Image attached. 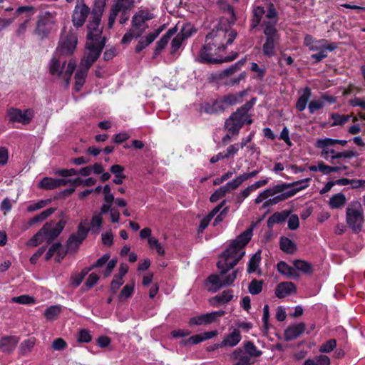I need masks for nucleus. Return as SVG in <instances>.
Instances as JSON below:
<instances>
[{
    "label": "nucleus",
    "mask_w": 365,
    "mask_h": 365,
    "mask_svg": "<svg viewBox=\"0 0 365 365\" xmlns=\"http://www.w3.org/2000/svg\"><path fill=\"white\" fill-rule=\"evenodd\" d=\"M346 199L344 194L337 193L329 199V205L333 209H339L346 204Z\"/></svg>",
    "instance_id": "34"
},
{
    "label": "nucleus",
    "mask_w": 365,
    "mask_h": 365,
    "mask_svg": "<svg viewBox=\"0 0 365 365\" xmlns=\"http://www.w3.org/2000/svg\"><path fill=\"white\" fill-rule=\"evenodd\" d=\"M311 89L308 87H306L303 90L302 94L299 96L296 103V108L299 111H303L306 108L307 103L311 98Z\"/></svg>",
    "instance_id": "30"
},
{
    "label": "nucleus",
    "mask_w": 365,
    "mask_h": 365,
    "mask_svg": "<svg viewBox=\"0 0 365 365\" xmlns=\"http://www.w3.org/2000/svg\"><path fill=\"white\" fill-rule=\"evenodd\" d=\"M91 339L92 336L89 330L83 329L79 331L78 340L80 342L88 343L91 341Z\"/></svg>",
    "instance_id": "59"
},
{
    "label": "nucleus",
    "mask_w": 365,
    "mask_h": 365,
    "mask_svg": "<svg viewBox=\"0 0 365 365\" xmlns=\"http://www.w3.org/2000/svg\"><path fill=\"white\" fill-rule=\"evenodd\" d=\"M36 343V339L34 337H30L26 340H24L20 345V349L22 354H25L27 352L30 351L31 349L34 347Z\"/></svg>",
    "instance_id": "49"
},
{
    "label": "nucleus",
    "mask_w": 365,
    "mask_h": 365,
    "mask_svg": "<svg viewBox=\"0 0 365 365\" xmlns=\"http://www.w3.org/2000/svg\"><path fill=\"white\" fill-rule=\"evenodd\" d=\"M246 95V91H241L237 93L229 94L224 96L220 101H216L213 103V108L211 110H207V112L212 113L225 109L224 104L226 105H235L240 103L243 96Z\"/></svg>",
    "instance_id": "15"
},
{
    "label": "nucleus",
    "mask_w": 365,
    "mask_h": 365,
    "mask_svg": "<svg viewBox=\"0 0 365 365\" xmlns=\"http://www.w3.org/2000/svg\"><path fill=\"white\" fill-rule=\"evenodd\" d=\"M224 311H217L196 316L190 318L189 321V325L192 327L195 325L208 324L215 322L217 317L224 315Z\"/></svg>",
    "instance_id": "19"
},
{
    "label": "nucleus",
    "mask_w": 365,
    "mask_h": 365,
    "mask_svg": "<svg viewBox=\"0 0 365 365\" xmlns=\"http://www.w3.org/2000/svg\"><path fill=\"white\" fill-rule=\"evenodd\" d=\"M289 185L278 184L272 187H269L268 189L264 190V191L260 192L258 195V196L255 198V203L259 204L267 197L274 196L277 194H279L280 192H283L285 190H287Z\"/></svg>",
    "instance_id": "21"
},
{
    "label": "nucleus",
    "mask_w": 365,
    "mask_h": 365,
    "mask_svg": "<svg viewBox=\"0 0 365 365\" xmlns=\"http://www.w3.org/2000/svg\"><path fill=\"white\" fill-rule=\"evenodd\" d=\"M66 182L63 179H54L47 178V189H53L65 185Z\"/></svg>",
    "instance_id": "60"
},
{
    "label": "nucleus",
    "mask_w": 365,
    "mask_h": 365,
    "mask_svg": "<svg viewBox=\"0 0 365 365\" xmlns=\"http://www.w3.org/2000/svg\"><path fill=\"white\" fill-rule=\"evenodd\" d=\"M233 298V291L230 289L225 290L221 294L212 297L210 302L215 305V302L220 304H226Z\"/></svg>",
    "instance_id": "32"
},
{
    "label": "nucleus",
    "mask_w": 365,
    "mask_h": 365,
    "mask_svg": "<svg viewBox=\"0 0 365 365\" xmlns=\"http://www.w3.org/2000/svg\"><path fill=\"white\" fill-rule=\"evenodd\" d=\"M123 284V280L121 277L115 276L110 284V290L115 294L120 287Z\"/></svg>",
    "instance_id": "62"
},
{
    "label": "nucleus",
    "mask_w": 365,
    "mask_h": 365,
    "mask_svg": "<svg viewBox=\"0 0 365 365\" xmlns=\"http://www.w3.org/2000/svg\"><path fill=\"white\" fill-rule=\"evenodd\" d=\"M277 270L281 274L287 276L289 278H294L297 277V272L294 267H290L284 262H279L277 264Z\"/></svg>",
    "instance_id": "35"
},
{
    "label": "nucleus",
    "mask_w": 365,
    "mask_h": 365,
    "mask_svg": "<svg viewBox=\"0 0 365 365\" xmlns=\"http://www.w3.org/2000/svg\"><path fill=\"white\" fill-rule=\"evenodd\" d=\"M237 33L231 28L217 27L206 36L205 44L199 52L198 60L202 63H222L234 60L237 53L223 56L228 45L232 43Z\"/></svg>",
    "instance_id": "1"
},
{
    "label": "nucleus",
    "mask_w": 365,
    "mask_h": 365,
    "mask_svg": "<svg viewBox=\"0 0 365 365\" xmlns=\"http://www.w3.org/2000/svg\"><path fill=\"white\" fill-rule=\"evenodd\" d=\"M325 103L322 99L312 101L309 104V110L310 113H314L316 110L322 108Z\"/></svg>",
    "instance_id": "58"
},
{
    "label": "nucleus",
    "mask_w": 365,
    "mask_h": 365,
    "mask_svg": "<svg viewBox=\"0 0 365 365\" xmlns=\"http://www.w3.org/2000/svg\"><path fill=\"white\" fill-rule=\"evenodd\" d=\"M280 248L288 254H293L296 251L295 244L287 237H282L280 240Z\"/></svg>",
    "instance_id": "40"
},
{
    "label": "nucleus",
    "mask_w": 365,
    "mask_h": 365,
    "mask_svg": "<svg viewBox=\"0 0 365 365\" xmlns=\"http://www.w3.org/2000/svg\"><path fill=\"white\" fill-rule=\"evenodd\" d=\"M54 255H56V260L57 262H60V260L63 259L66 255V251L62 247L61 244L59 242L53 244L52 246L49 248L48 251L47 252V259Z\"/></svg>",
    "instance_id": "29"
},
{
    "label": "nucleus",
    "mask_w": 365,
    "mask_h": 365,
    "mask_svg": "<svg viewBox=\"0 0 365 365\" xmlns=\"http://www.w3.org/2000/svg\"><path fill=\"white\" fill-rule=\"evenodd\" d=\"M305 329L306 324L303 322H299L297 324L289 325L284 330V339L288 341L297 339L304 332Z\"/></svg>",
    "instance_id": "20"
},
{
    "label": "nucleus",
    "mask_w": 365,
    "mask_h": 365,
    "mask_svg": "<svg viewBox=\"0 0 365 365\" xmlns=\"http://www.w3.org/2000/svg\"><path fill=\"white\" fill-rule=\"evenodd\" d=\"M346 222L355 233H359L364 222V209L359 201L351 202L346 209Z\"/></svg>",
    "instance_id": "6"
},
{
    "label": "nucleus",
    "mask_w": 365,
    "mask_h": 365,
    "mask_svg": "<svg viewBox=\"0 0 365 365\" xmlns=\"http://www.w3.org/2000/svg\"><path fill=\"white\" fill-rule=\"evenodd\" d=\"M36 37L39 40H43L46 37V16L39 15L36 22V26L34 31Z\"/></svg>",
    "instance_id": "28"
},
{
    "label": "nucleus",
    "mask_w": 365,
    "mask_h": 365,
    "mask_svg": "<svg viewBox=\"0 0 365 365\" xmlns=\"http://www.w3.org/2000/svg\"><path fill=\"white\" fill-rule=\"evenodd\" d=\"M105 44L104 40H100L96 42L87 41L86 46V51L80 64L87 66L88 68H90L92 64L99 57Z\"/></svg>",
    "instance_id": "9"
},
{
    "label": "nucleus",
    "mask_w": 365,
    "mask_h": 365,
    "mask_svg": "<svg viewBox=\"0 0 365 365\" xmlns=\"http://www.w3.org/2000/svg\"><path fill=\"white\" fill-rule=\"evenodd\" d=\"M244 63H245V61L240 60V61H237V63H235L234 65L231 66L230 67L225 69L220 75L221 78H223L225 76H229L233 74L237 71H238Z\"/></svg>",
    "instance_id": "46"
},
{
    "label": "nucleus",
    "mask_w": 365,
    "mask_h": 365,
    "mask_svg": "<svg viewBox=\"0 0 365 365\" xmlns=\"http://www.w3.org/2000/svg\"><path fill=\"white\" fill-rule=\"evenodd\" d=\"M299 220L298 216L297 215H291L288 220V227L292 230H294L299 227Z\"/></svg>",
    "instance_id": "64"
},
{
    "label": "nucleus",
    "mask_w": 365,
    "mask_h": 365,
    "mask_svg": "<svg viewBox=\"0 0 365 365\" xmlns=\"http://www.w3.org/2000/svg\"><path fill=\"white\" fill-rule=\"evenodd\" d=\"M90 9L85 4H76L72 15V22L74 26H82L89 14Z\"/></svg>",
    "instance_id": "18"
},
{
    "label": "nucleus",
    "mask_w": 365,
    "mask_h": 365,
    "mask_svg": "<svg viewBox=\"0 0 365 365\" xmlns=\"http://www.w3.org/2000/svg\"><path fill=\"white\" fill-rule=\"evenodd\" d=\"M163 30V27L155 29L153 32L148 34L144 38H142L135 46V51L140 53L142 50L151 44L155 39Z\"/></svg>",
    "instance_id": "25"
},
{
    "label": "nucleus",
    "mask_w": 365,
    "mask_h": 365,
    "mask_svg": "<svg viewBox=\"0 0 365 365\" xmlns=\"http://www.w3.org/2000/svg\"><path fill=\"white\" fill-rule=\"evenodd\" d=\"M66 58L54 54L50 62L49 72L53 76L59 77L61 76L68 85L76 68V63L74 60L71 59L66 66Z\"/></svg>",
    "instance_id": "5"
},
{
    "label": "nucleus",
    "mask_w": 365,
    "mask_h": 365,
    "mask_svg": "<svg viewBox=\"0 0 365 365\" xmlns=\"http://www.w3.org/2000/svg\"><path fill=\"white\" fill-rule=\"evenodd\" d=\"M253 191L251 186L249 185L245 189L242 190L240 193L236 195V203L240 205L242 201L247 198Z\"/></svg>",
    "instance_id": "54"
},
{
    "label": "nucleus",
    "mask_w": 365,
    "mask_h": 365,
    "mask_svg": "<svg viewBox=\"0 0 365 365\" xmlns=\"http://www.w3.org/2000/svg\"><path fill=\"white\" fill-rule=\"evenodd\" d=\"M135 0H115L110 12L108 17V26L109 29L112 28L119 11H130L134 6Z\"/></svg>",
    "instance_id": "14"
},
{
    "label": "nucleus",
    "mask_w": 365,
    "mask_h": 365,
    "mask_svg": "<svg viewBox=\"0 0 365 365\" xmlns=\"http://www.w3.org/2000/svg\"><path fill=\"white\" fill-rule=\"evenodd\" d=\"M336 346V341L335 339H329L319 347V352L329 353Z\"/></svg>",
    "instance_id": "52"
},
{
    "label": "nucleus",
    "mask_w": 365,
    "mask_h": 365,
    "mask_svg": "<svg viewBox=\"0 0 365 365\" xmlns=\"http://www.w3.org/2000/svg\"><path fill=\"white\" fill-rule=\"evenodd\" d=\"M296 291L297 288L294 283L290 282H281L275 289V295L282 299L295 293Z\"/></svg>",
    "instance_id": "24"
},
{
    "label": "nucleus",
    "mask_w": 365,
    "mask_h": 365,
    "mask_svg": "<svg viewBox=\"0 0 365 365\" xmlns=\"http://www.w3.org/2000/svg\"><path fill=\"white\" fill-rule=\"evenodd\" d=\"M331 118L333 120V123L331 124L332 126L334 125H342L345 123L349 120L350 115H340L339 113H332Z\"/></svg>",
    "instance_id": "45"
},
{
    "label": "nucleus",
    "mask_w": 365,
    "mask_h": 365,
    "mask_svg": "<svg viewBox=\"0 0 365 365\" xmlns=\"http://www.w3.org/2000/svg\"><path fill=\"white\" fill-rule=\"evenodd\" d=\"M11 302L21 304H32L35 302L34 298L26 294L11 298Z\"/></svg>",
    "instance_id": "48"
},
{
    "label": "nucleus",
    "mask_w": 365,
    "mask_h": 365,
    "mask_svg": "<svg viewBox=\"0 0 365 365\" xmlns=\"http://www.w3.org/2000/svg\"><path fill=\"white\" fill-rule=\"evenodd\" d=\"M134 286H135L134 282H133L132 284H126L123 288V289L121 290V292L119 294V296H118L119 299L123 301V300H125V299L129 298L130 297H131V295L133 292Z\"/></svg>",
    "instance_id": "47"
},
{
    "label": "nucleus",
    "mask_w": 365,
    "mask_h": 365,
    "mask_svg": "<svg viewBox=\"0 0 365 365\" xmlns=\"http://www.w3.org/2000/svg\"><path fill=\"white\" fill-rule=\"evenodd\" d=\"M252 236V229L248 228L233 240L228 248L221 255L217 262V268L220 274H212L207 279V284H210L207 291L215 293L224 287L222 275L233 268L245 254V247L250 241Z\"/></svg>",
    "instance_id": "2"
},
{
    "label": "nucleus",
    "mask_w": 365,
    "mask_h": 365,
    "mask_svg": "<svg viewBox=\"0 0 365 365\" xmlns=\"http://www.w3.org/2000/svg\"><path fill=\"white\" fill-rule=\"evenodd\" d=\"M261 21L266 36L262 51L264 55L272 57L275 54L274 48L279 41V36L276 29L277 14L272 4H267L264 6H257L253 9L251 29H255Z\"/></svg>",
    "instance_id": "3"
},
{
    "label": "nucleus",
    "mask_w": 365,
    "mask_h": 365,
    "mask_svg": "<svg viewBox=\"0 0 365 365\" xmlns=\"http://www.w3.org/2000/svg\"><path fill=\"white\" fill-rule=\"evenodd\" d=\"M203 341L202 334H196L190 336L187 339H183L180 341V344L182 346H191L197 344Z\"/></svg>",
    "instance_id": "51"
},
{
    "label": "nucleus",
    "mask_w": 365,
    "mask_h": 365,
    "mask_svg": "<svg viewBox=\"0 0 365 365\" xmlns=\"http://www.w3.org/2000/svg\"><path fill=\"white\" fill-rule=\"evenodd\" d=\"M304 44L308 47L310 51H333L338 47L336 43H331L324 38L318 40L308 34L304 37Z\"/></svg>",
    "instance_id": "12"
},
{
    "label": "nucleus",
    "mask_w": 365,
    "mask_h": 365,
    "mask_svg": "<svg viewBox=\"0 0 365 365\" xmlns=\"http://www.w3.org/2000/svg\"><path fill=\"white\" fill-rule=\"evenodd\" d=\"M289 212L284 211L282 212H275L269 217V221H272L274 223H281L289 217Z\"/></svg>",
    "instance_id": "53"
},
{
    "label": "nucleus",
    "mask_w": 365,
    "mask_h": 365,
    "mask_svg": "<svg viewBox=\"0 0 365 365\" xmlns=\"http://www.w3.org/2000/svg\"><path fill=\"white\" fill-rule=\"evenodd\" d=\"M46 220V210L42 211L39 215H36L28 221L24 222L21 226V230H26L30 227L43 222Z\"/></svg>",
    "instance_id": "39"
},
{
    "label": "nucleus",
    "mask_w": 365,
    "mask_h": 365,
    "mask_svg": "<svg viewBox=\"0 0 365 365\" xmlns=\"http://www.w3.org/2000/svg\"><path fill=\"white\" fill-rule=\"evenodd\" d=\"M244 182V178H242V175H240L235 179L229 181L227 183H226V185L231 192L232 190H235L240 187Z\"/></svg>",
    "instance_id": "55"
},
{
    "label": "nucleus",
    "mask_w": 365,
    "mask_h": 365,
    "mask_svg": "<svg viewBox=\"0 0 365 365\" xmlns=\"http://www.w3.org/2000/svg\"><path fill=\"white\" fill-rule=\"evenodd\" d=\"M34 115L32 109H19L17 108H9L6 112L8 120L11 123H20L26 125H29Z\"/></svg>",
    "instance_id": "10"
},
{
    "label": "nucleus",
    "mask_w": 365,
    "mask_h": 365,
    "mask_svg": "<svg viewBox=\"0 0 365 365\" xmlns=\"http://www.w3.org/2000/svg\"><path fill=\"white\" fill-rule=\"evenodd\" d=\"M310 178L303 179L299 181L294 182L292 183H284V185H289L287 189L292 188L289 190L286 191V190L283 192H280L279 195L276 197L269 199L265 201L262 205V207H266L269 205H273L277 204L281 201H284L294 195H296L298 192L307 188L309 186L308 182H309Z\"/></svg>",
    "instance_id": "7"
},
{
    "label": "nucleus",
    "mask_w": 365,
    "mask_h": 365,
    "mask_svg": "<svg viewBox=\"0 0 365 365\" xmlns=\"http://www.w3.org/2000/svg\"><path fill=\"white\" fill-rule=\"evenodd\" d=\"M295 270L297 269L305 274L312 273V267L311 264L304 260H295L294 262Z\"/></svg>",
    "instance_id": "42"
},
{
    "label": "nucleus",
    "mask_w": 365,
    "mask_h": 365,
    "mask_svg": "<svg viewBox=\"0 0 365 365\" xmlns=\"http://www.w3.org/2000/svg\"><path fill=\"white\" fill-rule=\"evenodd\" d=\"M244 125L240 122H237L231 118H229L225 121V126L227 128L229 133L232 135H238L240 130Z\"/></svg>",
    "instance_id": "41"
},
{
    "label": "nucleus",
    "mask_w": 365,
    "mask_h": 365,
    "mask_svg": "<svg viewBox=\"0 0 365 365\" xmlns=\"http://www.w3.org/2000/svg\"><path fill=\"white\" fill-rule=\"evenodd\" d=\"M241 334L239 329H234L230 334H227L220 344H217L216 347H232L238 344L241 340Z\"/></svg>",
    "instance_id": "22"
},
{
    "label": "nucleus",
    "mask_w": 365,
    "mask_h": 365,
    "mask_svg": "<svg viewBox=\"0 0 365 365\" xmlns=\"http://www.w3.org/2000/svg\"><path fill=\"white\" fill-rule=\"evenodd\" d=\"M46 239V225L28 242L27 245L36 247L40 245Z\"/></svg>",
    "instance_id": "38"
},
{
    "label": "nucleus",
    "mask_w": 365,
    "mask_h": 365,
    "mask_svg": "<svg viewBox=\"0 0 365 365\" xmlns=\"http://www.w3.org/2000/svg\"><path fill=\"white\" fill-rule=\"evenodd\" d=\"M243 347L244 350L242 349V351L250 357L252 363V357H259L262 354V351L257 349L256 346L252 341L245 342Z\"/></svg>",
    "instance_id": "33"
},
{
    "label": "nucleus",
    "mask_w": 365,
    "mask_h": 365,
    "mask_svg": "<svg viewBox=\"0 0 365 365\" xmlns=\"http://www.w3.org/2000/svg\"><path fill=\"white\" fill-rule=\"evenodd\" d=\"M261 261V252L260 250L257 251L255 254H254L250 258L248 265H247V272L249 274L253 273L257 271L259 264Z\"/></svg>",
    "instance_id": "37"
},
{
    "label": "nucleus",
    "mask_w": 365,
    "mask_h": 365,
    "mask_svg": "<svg viewBox=\"0 0 365 365\" xmlns=\"http://www.w3.org/2000/svg\"><path fill=\"white\" fill-rule=\"evenodd\" d=\"M355 152L352 150H345L342 152H337L336 155L331 157V161L336 159H350L354 157Z\"/></svg>",
    "instance_id": "57"
},
{
    "label": "nucleus",
    "mask_w": 365,
    "mask_h": 365,
    "mask_svg": "<svg viewBox=\"0 0 365 365\" xmlns=\"http://www.w3.org/2000/svg\"><path fill=\"white\" fill-rule=\"evenodd\" d=\"M19 342V339L16 336H5L0 340V349L4 352L13 351Z\"/></svg>",
    "instance_id": "27"
},
{
    "label": "nucleus",
    "mask_w": 365,
    "mask_h": 365,
    "mask_svg": "<svg viewBox=\"0 0 365 365\" xmlns=\"http://www.w3.org/2000/svg\"><path fill=\"white\" fill-rule=\"evenodd\" d=\"M78 38L76 34L69 31L65 36L62 37L56 48L55 55L58 56H66L71 55L76 47Z\"/></svg>",
    "instance_id": "11"
},
{
    "label": "nucleus",
    "mask_w": 365,
    "mask_h": 365,
    "mask_svg": "<svg viewBox=\"0 0 365 365\" xmlns=\"http://www.w3.org/2000/svg\"><path fill=\"white\" fill-rule=\"evenodd\" d=\"M62 307L60 305H53L47 308V320L55 319L61 312Z\"/></svg>",
    "instance_id": "50"
},
{
    "label": "nucleus",
    "mask_w": 365,
    "mask_h": 365,
    "mask_svg": "<svg viewBox=\"0 0 365 365\" xmlns=\"http://www.w3.org/2000/svg\"><path fill=\"white\" fill-rule=\"evenodd\" d=\"M88 232V228L87 227L86 222H81L78 227V230L76 235L80 237L81 239H85Z\"/></svg>",
    "instance_id": "61"
},
{
    "label": "nucleus",
    "mask_w": 365,
    "mask_h": 365,
    "mask_svg": "<svg viewBox=\"0 0 365 365\" xmlns=\"http://www.w3.org/2000/svg\"><path fill=\"white\" fill-rule=\"evenodd\" d=\"M66 224V220L62 212L55 220L47 222V243L61 234Z\"/></svg>",
    "instance_id": "13"
},
{
    "label": "nucleus",
    "mask_w": 365,
    "mask_h": 365,
    "mask_svg": "<svg viewBox=\"0 0 365 365\" xmlns=\"http://www.w3.org/2000/svg\"><path fill=\"white\" fill-rule=\"evenodd\" d=\"M303 365H330V359L327 355H319L314 359H307Z\"/></svg>",
    "instance_id": "36"
},
{
    "label": "nucleus",
    "mask_w": 365,
    "mask_h": 365,
    "mask_svg": "<svg viewBox=\"0 0 365 365\" xmlns=\"http://www.w3.org/2000/svg\"><path fill=\"white\" fill-rule=\"evenodd\" d=\"M238 273H239V269H236V270L233 271L231 274H229L226 276H225V274L222 275L224 287H227V286H230V285L232 284V283L236 279Z\"/></svg>",
    "instance_id": "56"
},
{
    "label": "nucleus",
    "mask_w": 365,
    "mask_h": 365,
    "mask_svg": "<svg viewBox=\"0 0 365 365\" xmlns=\"http://www.w3.org/2000/svg\"><path fill=\"white\" fill-rule=\"evenodd\" d=\"M175 33V30L174 29H169L165 35H163L161 38L157 42L155 49V55H158L160 52L165 48L167 46L170 38L173 36Z\"/></svg>",
    "instance_id": "31"
},
{
    "label": "nucleus",
    "mask_w": 365,
    "mask_h": 365,
    "mask_svg": "<svg viewBox=\"0 0 365 365\" xmlns=\"http://www.w3.org/2000/svg\"><path fill=\"white\" fill-rule=\"evenodd\" d=\"M192 35L191 28L190 26H184L181 31L178 33L171 42L172 52L175 53L181 46L182 42Z\"/></svg>",
    "instance_id": "23"
},
{
    "label": "nucleus",
    "mask_w": 365,
    "mask_h": 365,
    "mask_svg": "<svg viewBox=\"0 0 365 365\" xmlns=\"http://www.w3.org/2000/svg\"><path fill=\"white\" fill-rule=\"evenodd\" d=\"M89 70L87 66H83L80 64L78 69L77 70L75 74V86L74 89L76 91L78 92L81 91L83 85L86 81V78L87 76V73Z\"/></svg>",
    "instance_id": "26"
},
{
    "label": "nucleus",
    "mask_w": 365,
    "mask_h": 365,
    "mask_svg": "<svg viewBox=\"0 0 365 365\" xmlns=\"http://www.w3.org/2000/svg\"><path fill=\"white\" fill-rule=\"evenodd\" d=\"M154 18V14L148 9H139L133 16L132 27L124 34L121 43H129L134 38L140 37L148 28L147 21Z\"/></svg>",
    "instance_id": "4"
},
{
    "label": "nucleus",
    "mask_w": 365,
    "mask_h": 365,
    "mask_svg": "<svg viewBox=\"0 0 365 365\" xmlns=\"http://www.w3.org/2000/svg\"><path fill=\"white\" fill-rule=\"evenodd\" d=\"M333 138H326L323 139H318L316 141V147L321 150V156L325 160L330 159L331 157L336 155L335 150V145L333 143Z\"/></svg>",
    "instance_id": "16"
},
{
    "label": "nucleus",
    "mask_w": 365,
    "mask_h": 365,
    "mask_svg": "<svg viewBox=\"0 0 365 365\" xmlns=\"http://www.w3.org/2000/svg\"><path fill=\"white\" fill-rule=\"evenodd\" d=\"M103 222V217L101 214H95L91 222L90 229L92 232L98 233L100 232Z\"/></svg>",
    "instance_id": "43"
},
{
    "label": "nucleus",
    "mask_w": 365,
    "mask_h": 365,
    "mask_svg": "<svg viewBox=\"0 0 365 365\" xmlns=\"http://www.w3.org/2000/svg\"><path fill=\"white\" fill-rule=\"evenodd\" d=\"M240 148L239 143L230 145L227 147L226 152L225 153V157H226V158H229L230 157L235 155Z\"/></svg>",
    "instance_id": "63"
},
{
    "label": "nucleus",
    "mask_w": 365,
    "mask_h": 365,
    "mask_svg": "<svg viewBox=\"0 0 365 365\" xmlns=\"http://www.w3.org/2000/svg\"><path fill=\"white\" fill-rule=\"evenodd\" d=\"M102 14V8L92 11L91 20L87 26V41L96 42L100 40H104L106 41V38L102 36L103 29L100 27Z\"/></svg>",
    "instance_id": "8"
},
{
    "label": "nucleus",
    "mask_w": 365,
    "mask_h": 365,
    "mask_svg": "<svg viewBox=\"0 0 365 365\" xmlns=\"http://www.w3.org/2000/svg\"><path fill=\"white\" fill-rule=\"evenodd\" d=\"M255 103V98L249 102H247L245 105L241 106L235 113H233L230 118L237 122L242 123L243 125L251 124L252 120L250 116L248 115V111L251 109Z\"/></svg>",
    "instance_id": "17"
},
{
    "label": "nucleus",
    "mask_w": 365,
    "mask_h": 365,
    "mask_svg": "<svg viewBox=\"0 0 365 365\" xmlns=\"http://www.w3.org/2000/svg\"><path fill=\"white\" fill-rule=\"evenodd\" d=\"M262 284L263 282L262 280L252 279L248 286L249 292L252 295L259 294L262 290Z\"/></svg>",
    "instance_id": "44"
}]
</instances>
